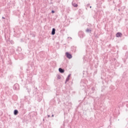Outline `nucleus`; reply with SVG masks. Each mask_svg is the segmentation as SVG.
Returning a JSON list of instances; mask_svg holds the SVG:
<instances>
[{
  "mask_svg": "<svg viewBox=\"0 0 128 128\" xmlns=\"http://www.w3.org/2000/svg\"><path fill=\"white\" fill-rule=\"evenodd\" d=\"M78 36L80 37V38H84V36H86V34H84V33L82 31H80L78 32Z\"/></svg>",
  "mask_w": 128,
  "mask_h": 128,
  "instance_id": "f257e3e1",
  "label": "nucleus"
},
{
  "mask_svg": "<svg viewBox=\"0 0 128 128\" xmlns=\"http://www.w3.org/2000/svg\"><path fill=\"white\" fill-rule=\"evenodd\" d=\"M65 54L66 56V58H68L69 60H70V58H72V54H70V53L68 52H66Z\"/></svg>",
  "mask_w": 128,
  "mask_h": 128,
  "instance_id": "f03ea898",
  "label": "nucleus"
},
{
  "mask_svg": "<svg viewBox=\"0 0 128 128\" xmlns=\"http://www.w3.org/2000/svg\"><path fill=\"white\" fill-rule=\"evenodd\" d=\"M13 88L15 90H20V86L18 85V84H16L13 86Z\"/></svg>",
  "mask_w": 128,
  "mask_h": 128,
  "instance_id": "7ed1b4c3",
  "label": "nucleus"
},
{
  "mask_svg": "<svg viewBox=\"0 0 128 128\" xmlns=\"http://www.w3.org/2000/svg\"><path fill=\"white\" fill-rule=\"evenodd\" d=\"M72 4L74 8H78V4L76 3V0H72Z\"/></svg>",
  "mask_w": 128,
  "mask_h": 128,
  "instance_id": "20e7f679",
  "label": "nucleus"
},
{
  "mask_svg": "<svg viewBox=\"0 0 128 128\" xmlns=\"http://www.w3.org/2000/svg\"><path fill=\"white\" fill-rule=\"evenodd\" d=\"M42 96H38V97H37L38 102H42Z\"/></svg>",
  "mask_w": 128,
  "mask_h": 128,
  "instance_id": "39448f33",
  "label": "nucleus"
},
{
  "mask_svg": "<svg viewBox=\"0 0 128 128\" xmlns=\"http://www.w3.org/2000/svg\"><path fill=\"white\" fill-rule=\"evenodd\" d=\"M122 34L120 32H118L116 34V38H122Z\"/></svg>",
  "mask_w": 128,
  "mask_h": 128,
  "instance_id": "423d86ee",
  "label": "nucleus"
},
{
  "mask_svg": "<svg viewBox=\"0 0 128 128\" xmlns=\"http://www.w3.org/2000/svg\"><path fill=\"white\" fill-rule=\"evenodd\" d=\"M51 34L52 36H54V34H56V28H52V31L51 32Z\"/></svg>",
  "mask_w": 128,
  "mask_h": 128,
  "instance_id": "0eeeda50",
  "label": "nucleus"
},
{
  "mask_svg": "<svg viewBox=\"0 0 128 128\" xmlns=\"http://www.w3.org/2000/svg\"><path fill=\"white\" fill-rule=\"evenodd\" d=\"M70 76H72L71 74H69L67 78H66L65 84H66L67 82H68L70 80Z\"/></svg>",
  "mask_w": 128,
  "mask_h": 128,
  "instance_id": "6e6552de",
  "label": "nucleus"
},
{
  "mask_svg": "<svg viewBox=\"0 0 128 128\" xmlns=\"http://www.w3.org/2000/svg\"><path fill=\"white\" fill-rule=\"evenodd\" d=\"M18 110L16 109L14 110V116H18Z\"/></svg>",
  "mask_w": 128,
  "mask_h": 128,
  "instance_id": "1a4fd4ad",
  "label": "nucleus"
},
{
  "mask_svg": "<svg viewBox=\"0 0 128 128\" xmlns=\"http://www.w3.org/2000/svg\"><path fill=\"white\" fill-rule=\"evenodd\" d=\"M58 71L60 72V74H64V70L62 68H59Z\"/></svg>",
  "mask_w": 128,
  "mask_h": 128,
  "instance_id": "9d476101",
  "label": "nucleus"
},
{
  "mask_svg": "<svg viewBox=\"0 0 128 128\" xmlns=\"http://www.w3.org/2000/svg\"><path fill=\"white\" fill-rule=\"evenodd\" d=\"M22 114H26V110L24 108L22 109Z\"/></svg>",
  "mask_w": 128,
  "mask_h": 128,
  "instance_id": "9b49d317",
  "label": "nucleus"
},
{
  "mask_svg": "<svg viewBox=\"0 0 128 128\" xmlns=\"http://www.w3.org/2000/svg\"><path fill=\"white\" fill-rule=\"evenodd\" d=\"M86 32H88V34H90L92 32V29L88 28L86 30Z\"/></svg>",
  "mask_w": 128,
  "mask_h": 128,
  "instance_id": "f8f14e48",
  "label": "nucleus"
},
{
  "mask_svg": "<svg viewBox=\"0 0 128 128\" xmlns=\"http://www.w3.org/2000/svg\"><path fill=\"white\" fill-rule=\"evenodd\" d=\"M88 60V56H84V60H85L86 62V60Z\"/></svg>",
  "mask_w": 128,
  "mask_h": 128,
  "instance_id": "ddd939ff",
  "label": "nucleus"
},
{
  "mask_svg": "<svg viewBox=\"0 0 128 128\" xmlns=\"http://www.w3.org/2000/svg\"><path fill=\"white\" fill-rule=\"evenodd\" d=\"M4 38H6V42H10V38H8V39H6V35L4 36Z\"/></svg>",
  "mask_w": 128,
  "mask_h": 128,
  "instance_id": "4468645a",
  "label": "nucleus"
},
{
  "mask_svg": "<svg viewBox=\"0 0 128 128\" xmlns=\"http://www.w3.org/2000/svg\"><path fill=\"white\" fill-rule=\"evenodd\" d=\"M99 37H100L99 34H97L95 35L96 38H98Z\"/></svg>",
  "mask_w": 128,
  "mask_h": 128,
  "instance_id": "2eb2a0df",
  "label": "nucleus"
},
{
  "mask_svg": "<svg viewBox=\"0 0 128 128\" xmlns=\"http://www.w3.org/2000/svg\"><path fill=\"white\" fill-rule=\"evenodd\" d=\"M26 90L28 91V92H30L32 90H30V88H26Z\"/></svg>",
  "mask_w": 128,
  "mask_h": 128,
  "instance_id": "dca6fc26",
  "label": "nucleus"
},
{
  "mask_svg": "<svg viewBox=\"0 0 128 128\" xmlns=\"http://www.w3.org/2000/svg\"><path fill=\"white\" fill-rule=\"evenodd\" d=\"M57 78H58V80H60V78H62V76H60V75H58Z\"/></svg>",
  "mask_w": 128,
  "mask_h": 128,
  "instance_id": "f3484780",
  "label": "nucleus"
},
{
  "mask_svg": "<svg viewBox=\"0 0 128 128\" xmlns=\"http://www.w3.org/2000/svg\"><path fill=\"white\" fill-rule=\"evenodd\" d=\"M10 43L11 44H14V40H10Z\"/></svg>",
  "mask_w": 128,
  "mask_h": 128,
  "instance_id": "a211bd4d",
  "label": "nucleus"
},
{
  "mask_svg": "<svg viewBox=\"0 0 128 128\" xmlns=\"http://www.w3.org/2000/svg\"><path fill=\"white\" fill-rule=\"evenodd\" d=\"M72 48H74V51L76 52V47H74V46H72Z\"/></svg>",
  "mask_w": 128,
  "mask_h": 128,
  "instance_id": "6ab92c4d",
  "label": "nucleus"
},
{
  "mask_svg": "<svg viewBox=\"0 0 128 128\" xmlns=\"http://www.w3.org/2000/svg\"><path fill=\"white\" fill-rule=\"evenodd\" d=\"M52 12V14H54L55 12H54V10H52V12Z\"/></svg>",
  "mask_w": 128,
  "mask_h": 128,
  "instance_id": "aec40b11",
  "label": "nucleus"
},
{
  "mask_svg": "<svg viewBox=\"0 0 128 128\" xmlns=\"http://www.w3.org/2000/svg\"><path fill=\"white\" fill-rule=\"evenodd\" d=\"M92 90H93V91L94 90V88H92Z\"/></svg>",
  "mask_w": 128,
  "mask_h": 128,
  "instance_id": "412c9836",
  "label": "nucleus"
},
{
  "mask_svg": "<svg viewBox=\"0 0 128 128\" xmlns=\"http://www.w3.org/2000/svg\"><path fill=\"white\" fill-rule=\"evenodd\" d=\"M48 118H50V115H48Z\"/></svg>",
  "mask_w": 128,
  "mask_h": 128,
  "instance_id": "4be33fe9",
  "label": "nucleus"
},
{
  "mask_svg": "<svg viewBox=\"0 0 128 128\" xmlns=\"http://www.w3.org/2000/svg\"><path fill=\"white\" fill-rule=\"evenodd\" d=\"M2 18L4 19V18H6L2 16Z\"/></svg>",
  "mask_w": 128,
  "mask_h": 128,
  "instance_id": "5701e85b",
  "label": "nucleus"
},
{
  "mask_svg": "<svg viewBox=\"0 0 128 128\" xmlns=\"http://www.w3.org/2000/svg\"><path fill=\"white\" fill-rule=\"evenodd\" d=\"M90 4H88V6H90Z\"/></svg>",
  "mask_w": 128,
  "mask_h": 128,
  "instance_id": "b1692460",
  "label": "nucleus"
},
{
  "mask_svg": "<svg viewBox=\"0 0 128 128\" xmlns=\"http://www.w3.org/2000/svg\"><path fill=\"white\" fill-rule=\"evenodd\" d=\"M54 114H52V116L54 117Z\"/></svg>",
  "mask_w": 128,
  "mask_h": 128,
  "instance_id": "393cba45",
  "label": "nucleus"
},
{
  "mask_svg": "<svg viewBox=\"0 0 128 128\" xmlns=\"http://www.w3.org/2000/svg\"><path fill=\"white\" fill-rule=\"evenodd\" d=\"M90 8H92V6H90Z\"/></svg>",
  "mask_w": 128,
  "mask_h": 128,
  "instance_id": "a878e982",
  "label": "nucleus"
},
{
  "mask_svg": "<svg viewBox=\"0 0 128 128\" xmlns=\"http://www.w3.org/2000/svg\"><path fill=\"white\" fill-rule=\"evenodd\" d=\"M120 10L118 9V11L120 12Z\"/></svg>",
  "mask_w": 128,
  "mask_h": 128,
  "instance_id": "bb28decb",
  "label": "nucleus"
},
{
  "mask_svg": "<svg viewBox=\"0 0 128 128\" xmlns=\"http://www.w3.org/2000/svg\"><path fill=\"white\" fill-rule=\"evenodd\" d=\"M35 90H37L36 88V89H35Z\"/></svg>",
  "mask_w": 128,
  "mask_h": 128,
  "instance_id": "cd10ccee",
  "label": "nucleus"
},
{
  "mask_svg": "<svg viewBox=\"0 0 128 128\" xmlns=\"http://www.w3.org/2000/svg\"><path fill=\"white\" fill-rule=\"evenodd\" d=\"M43 120H44V119Z\"/></svg>",
  "mask_w": 128,
  "mask_h": 128,
  "instance_id": "c85d7f7f",
  "label": "nucleus"
}]
</instances>
